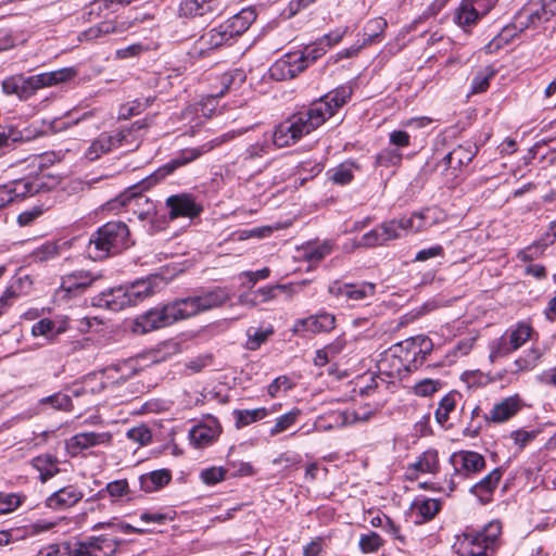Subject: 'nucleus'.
<instances>
[{
    "label": "nucleus",
    "instance_id": "f257e3e1",
    "mask_svg": "<svg viewBox=\"0 0 556 556\" xmlns=\"http://www.w3.org/2000/svg\"><path fill=\"white\" fill-rule=\"evenodd\" d=\"M326 113V105H309L307 110L294 114L275 128L271 137L273 143L278 148L296 143L303 136L324 124L323 118Z\"/></svg>",
    "mask_w": 556,
    "mask_h": 556
},
{
    "label": "nucleus",
    "instance_id": "f03ea898",
    "mask_svg": "<svg viewBox=\"0 0 556 556\" xmlns=\"http://www.w3.org/2000/svg\"><path fill=\"white\" fill-rule=\"evenodd\" d=\"M502 525L492 520L481 530H471L457 536L454 543L458 556H493L501 545Z\"/></svg>",
    "mask_w": 556,
    "mask_h": 556
},
{
    "label": "nucleus",
    "instance_id": "7ed1b4c3",
    "mask_svg": "<svg viewBox=\"0 0 556 556\" xmlns=\"http://www.w3.org/2000/svg\"><path fill=\"white\" fill-rule=\"evenodd\" d=\"M130 245L129 229L123 222H109L101 226L89 239L87 253L92 260H103L119 253Z\"/></svg>",
    "mask_w": 556,
    "mask_h": 556
},
{
    "label": "nucleus",
    "instance_id": "20e7f679",
    "mask_svg": "<svg viewBox=\"0 0 556 556\" xmlns=\"http://www.w3.org/2000/svg\"><path fill=\"white\" fill-rule=\"evenodd\" d=\"M152 293L153 289L149 281H137L130 286H119L102 291L93 299V305L118 312L137 305Z\"/></svg>",
    "mask_w": 556,
    "mask_h": 556
},
{
    "label": "nucleus",
    "instance_id": "39448f33",
    "mask_svg": "<svg viewBox=\"0 0 556 556\" xmlns=\"http://www.w3.org/2000/svg\"><path fill=\"white\" fill-rule=\"evenodd\" d=\"M450 464L453 467L452 475L437 489L447 494H451L463 480L481 471L485 467V459L473 451H458L451 455Z\"/></svg>",
    "mask_w": 556,
    "mask_h": 556
},
{
    "label": "nucleus",
    "instance_id": "423d86ee",
    "mask_svg": "<svg viewBox=\"0 0 556 556\" xmlns=\"http://www.w3.org/2000/svg\"><path fill=\"white\" fill-rule=\"evenodd\" d=\"M75 74L76 72L72 67H64L28 77L22 75V81L24 83H18V98L26 100L38 89L67 81L72 79Z\"/></svg>",
    "mask_w": 556,
    "mask_h": 556
},
{
    "label": "nucleus",
    "instance_id": "0eeeda50",
    "mask_svg": "<svg viewBox=\"0 0 556 556\" xmlns=\"http://www.w3.org/2000/svg\"><path fill=\"white\" fill-rule=\"evenodd\" d=\"M433 350L432 341L426 336H417L401 342L396 346L408 371L416 370L424 365L426 357Z\"/></svg>",
    "mask_w": 556,
    "mask_h": 556
},
{
    "label": "nucleus",
    "instance_id": "6e6552de",
    "mask_svg": "<svg viewBox=\"0 0 556 556\" xmlns=\"http://www.w3.org/2000/svg\"><path fill=\"white\" fill-rule=\"evenodd\" d=\"M224 141V139L216 138L210 142H206L200 147L197 148H187L169 160L167 163H165L163 166H161L155 173L154 176L156 179H163L168 175H172L175 170L178 168L188 165L189 163L198 160L203 154L210 152L213 150L216 146L220 144Z\"/></svg>",
    "mask_w": 556,
    "mask_h": 556
},
{
    "label": "nucleus",
    "instance_id": "1a4fd4ad",
    "mask_svg": "<svg viewBox=\"0 0 556 556\" xmlns=\"http://www.w3.org/2000/svg\"><path fill=\"white\" fill-rule=\"evenodd\" d=\"M79 556H115L122 540L113 534H100L76 540Z\"/></svg>",
    "mask_w": 556,
    "mask_h": 556
},
{
    "label": "nucleus",
    "instance_id": "9d476101",
    "mask_svg": "<svg viewBox=\"0 0 556 556\" xmlns=\"http://www.w3.org/2000/svg\"><path fill=\"white\" fill-rule=\"evenodd\" d=\"M477 153L478 147L476 143L470 141L460 143L437 164V169H439L441 174L451 169V175H456V170L469 164Z\"/></svg>",
    "mask_w": 556,
    "mask_h": 556
},
{
    "label": "nucleus",
    "instance_id": "9b49d317",
    "mask_svg": "<svg viewBox=\"0 0 556 556\" xmlns=\"http://www.w3.org/2000/svg\"><path fill=\"white\" fill-rule=\"evenodd\" d=\"M174 324L169 308L166 305L154 307L135 319L132 331L143 334Z\"/></svg>",
    "mask_w": 556,
    "mask_h": 556
},
{
    "label": "nucleus",
    "instance_id": "f8f14e48",
    "mask_svg": "<svg viewBox=\"0 0 556 556\" xmlns=\"http://www.w3.org/2000/svg\"><path fill=\"white\" fill-rule=\"evenodd\" d=\"M111 442L112 434L110 432H79L66 440L65 448L72 457H75L88 448L109 445Z\"/></svg>",
    "mask_w": 556,
    "mask_h": 556
},
{
    "label": "nucleus",
    "instance_id": "ddd939ff",
    "mask_svg": "<svg viewBox=\"0 0 556 556\" xmlns=\"http://www.w3.org/2000/svg\"><path fill=\"white\" fill-rule=\"evenodd\" d=\"M168 207V216L170 219L178 217L193 218L200 215L203 207L195 202V199L190 193H178L168 197L165 201Z\"/></svg>",
    "mask_w": 556,
    "mask_h": 556
},
{
    "label": "nucleus",
    "instance_id": "4468645a",
    "mask_svg": "<svg viewBox=\"0 0 556 556\" xmlns=\"http://www.w3.org/2000/svg\"><path fill=\"white\" fill-rule=\"evenodd\" d=\"M328 291L336 298H342L346 301H362L371 298L375 294L376 286L371 282L343 283L333 281Z\"/></svg>",
    "mask_w": 556,
    "mask_h": 556
},
{
    "label": "nucleus",
    "instance_id": "2eb2a0df",
    "mask_svg": "<svg viewBox=\"0 0 556 556\" xmlns=\"http://www.w3.org/2000/svg\"><path fill=\"white\" fill-rule=\"evenodd\" d=\"M222 427L215 417H207L203 422L193 426L189 431L190 443L195 448L211 445L220 434Z\"/></svg>",
    "mask_w": 556,
    "mask_h": 556
},
{
    "label": "nucleus",
    "instance_id": "dca6fc26",
    "mask_svg": "<svg viewBox=\"0 0 556 556\" xmlns=\"http://www.w3.org/2000/svg\"><path fill=\"white\" fill-rule=\"evenodd\" d=\"M523 406L519 394L507 396L495 403L489 414H484V420L493 424H502L513 418Z\"/></svg>",
    "mask_w": 556,
    "mask_h": 556
},
{
    "label": "nucleus",
    "instance_id": "f3484780",
    "mask_svg": "<svg viewBox=\"0 0 556 556\" xmlns=\"http://www.w3.org/2000/svg\"><path fill=\"white\" fill-rule=\"evenodd\" d=\"M132 134L131 129H121L115 135L102 132L86 151V156L90 161L99 159L102 154L110 152L112 149L117 148V144Z\"/></svg>",
    "mask_w": 556,
    "mask_h": 556
},
{
    "label": "nucleus",
    "instance_id": "a211bd4d",
    "mask_svg": "<svg viewBox=\"0 0 556 556\" xmlns=\"http://www.w3.org/2000/svg\"><path fill=\"white\" fill-rule=\"evenodd\" d=\"M336 318L332 314L321 313L306 318L298 319L292 328L293 333L304 334L328 332L334 328Z\"/></svg>",
    "mask_w": 556,
    "mask_h": 556
},
{
    "label": "nucleus",
    "instance_id": "6ab92c4d",
    "mask_svg": "<svg viewBox=\"0 0 556 556\" xmlns=\"http://www.w3.org/2000/svg\"><path fill=\"white\" fill-rule=\"evenodd\" d=\"M305 70L303 61L299 62L296 53H287L277 60L269 68V75L275 80H287L296 77Z\"/></svg>",
    "mask_w": 556,
    "mask_h": 556
},
{
    "label": "nucleus",
    "instance_id": "aec40b11",
    "mask_svg": "<svg viewBox=\"0 0 556 556\" xmlns=\"http://www.w3.org/2000/svg\"><path fill=\"white\" fill-rule=\"evenodd\" d=\"M101 278V275L89 270H75L62 278L61 289L68 294H79L85 292L94 281Z\"/></svg>",
    "mask_w": 556,
    "mask_h": 556
},
{
    "label": "nucleus",
    "instance_id": "412c9836",
    "mask_svg": "<svg viewBox=\"0 0 556 556\" xmlns=\"http://www.w3.org/2000/svg\"><path fill=\"white\" fill-rule=\"evenodd\" d=\"M15 201L33 197L39 192L48 191L50 187L46 182L45 176H30L10 181Z\"/></svg>",
    "mask_w": 556,
    "mask_h": 556
},
{
    "label": "nucleus",
    "instance_id": "4be33fe9",
    "mask_svg": "<svg viewBox=\"0 0 556 556\" xmlns=\"http://www.w3.org/2000/svg\"><path fill=\"white\" fill-rule=\"evenodd\" d=\"M84 493L75 485H66L47 497L46 504L54 510L66 509L76 505Z\"/></svg>",
    "mask_w": 556,
    "mask_h": 556
},
{
    "label": "nucleus",
    "instance_id": "5701e85b",
    "mask_svg": "<svg viewBox=\"0 0 556 556\" xmlns=\"http://www.w3.org/2000/svg\"><path fill=\"white\" fill-rule=\"evenodd\" d=\"M502 477L503 470L501 468H494L484 478L475 483L469 491L472 495L478 497L481 504H488L492 501L493 493Z\"/></svg>",
    "mask_w": 556,
    "mask_h": 556
},
{
    "label": "nucleus",
    "instance_id": "b1692460",
    "mask_svg": "<svg viewBox=\"0 0 556 556\" xmlns=\"http://www.w3.org/2000/svg\"><path fill=\"white\" fill-rule=\"evenodd\" d=\"M380 374L390 378H403L408 371L396 346L378 362Z\"/></svg>",
    "mask_w": 556,
    "mask_h": 556
},
{
    "label": "nucleus",
    "instance_id": "393cba45",
    "mask_svg": "<svg viewBox=\"0 0 556 556\" xmlns=\"http://www.w3.org/2000/svg\"><path fill=\"white\" fill-rule=\"evenodd\" d=\"M174 323L195 316L201 312L198 295L178 299L167 304Z\"/></svg>",
    "mask_w": 556,
    "mask_h": 556
},
{
    "label": "nucleus",
    "instance_id": "a878e982",
    "mask_svg": "<svg viewBox=\"0 0 556 556\" xmlns=\"http://www.w3.org/2000/svg\"><path fill=\"white\" fill-rule=\"evenodd\" d=\"M352 90L349 87H341L334 91L321 97L319 100L313 102L311 105L323 104L326 105L327 113L324 116V123L332 117L339 108L344 105L350 99Z\"/></svg>",
    "mask_w": 556,
    "mask_h": 556
},
{
    "label": "nucleus",
    "instance_id": "bb28decb",
    "mask_svg": "<svg viewBox=\"0 0 556 556\" xmlns=\"http://www.w3.org/2000/svg\"><path fill=\"white\" fill-rule=\"evenodd\" d=\"M68 328L66 320H52L42 318L35 323L31 327V334L34 337H45L48 341L53 342L54 339L64 333Z\"/></svg>",
    "mask_w": 556,
    "mask_h": 556
},
{
    "label": "nucleus",
    "instance_id": "cd10ccee",
    "mask_svg": "<svg viewBox=\"0 0 556 556\" xmlns=\"http://www.w3.org/2000/svg\"><path fill=\"white\" fill-rule=\"evenodd\" d=\"M231 294L227 288L216 287L207 292L198 294L201 312H206L222 306L228 302Z\"/></svg>",
    "mask_w": 556,
    "mask_h": 556
},
{
    "label": "nucleus",
    "instance_id": "c85d7f7f",
    "mask_svg": "<svg viewBox=\"0 0 556 556\" xmlns=\"http://www.w3.org/2000/svg\"><path fill=\"white\" fill-rule=\"evenodd\" d=\"M172 479L170 471L159 469L140 476V488L144 492H155L166 485Z\"/></svg>",
    "mask_w": 556,
    "mask_h": 556
},
{
    "label": "nucleus",
    "instance_id": "c756f323",
    "mask_svg": "<svg viewBox=\"0 0 556 556\" xmlns=\"http://www.w3.org/2000/svg\"><path fill=\"white\" fill-rule=\"evenodd\" d=\"M534 7L525 8L523 14L528 15L532 25L548 21L556 12V2H531Z\"/></svg>",
    "mask_w": 556,
    "mask_h": 556
},
{
    "label": "nucleus",
    "instance_id": "7c9ffc66",
    "mask_svg": "<svg viewBox=\"0 0 556 556\" xmlns=\"http://www.w3.org/2000/svg\"><path fill=\"white\" fill-rule=\"evenodd\" d=\"M479 18L480 13L473 7V2H459L453 17L454 22L465 30L475 25Z\"/></svg>",
    "mask_w": 556,
    "mask_h": 556
},
{
    "label": "nucleus",
    "instance_id": "2f4dec72",
    "mask_svg": "<svg viewBox=\"0 0 556 556\" xmlns=\"http://www.w3.org/2000/svg\"><path fill=\"white\" fill-rule=\"evenodd\" d=\"M129 205L131 206L134 214L137 215L139 220L150 223L154 220V217L156 215L155 205L147 197H135L132 200L129 201Z\"/></svg>",
    "mask_w": 556,
    "mask_h": 556
},
{
    "label": "nucleus",
    "instance_id": "473e14b6",
    "mask_svg": "<svg viewBox=\"0 0 556 556\" xmlns=\"http://www.w3.org/2000/svg\"><path fill=\"white\" fill-rule=\"evenodd\" d=\"M37 556H79L77 541H63L40 548Z\"/></svg>",
    "mask_w": 556,
    "mask_h": 556
},
{
    "label": "nucleus",
    "instance_id": "72a5a7b5",
    "mask_svg": "<svg viewBox=\"0 0 556 556\" xmlns=\"http://www.w3.org/2000/svg\"><path fill=\"white\" fill-rule=\"evenodd\" d=\"M33 467L39 471L42 482L52 478L59 472L58 459L50 454L39 455L31 462Z\"/></svg>",
    "mask_w": 556,
    "mask_h": 556
},
{
    "label": "nucleus",
    "instance_id": "f704fd0d",
    "mask_svg": "<svg viewBox=\"0 0 556 556\" xmlns=\"http://www.w3.org/2000/svg\"><path fill=\"white\" fill-rule=\"evenodd\" d=\"M233 35L229 31L225 24L211 29L207 34L201 37V41L212 49L219 48L224 45H230L233 40Z\"/></svg>",
    "mask_w": 556,
    "mask_h": 556
},
{
    "label": "nucleus",
    "instance_id": "c9c22d12",
    "mask_svg": "<svg viewBox=\"0 0 556 556\" xmlns=\"http://www.w3.org/2000/svg\"><path fill=\"white\" fill-rule=\"evenodd\" d=\"M232 414L236 420V428L240 429L255 421L262 420L269 414V412L265 407H258L254 409H235Z\"/></svg>",
    "mask_w": 556,
    "mask_h": 556
},
{
    "label": "nucleus",
    "instance_id": "e433bc0d",
    "mask_svg": "<svg viewBox=\"0 0 556 556\" xmlns=\"http://www.w3.org/2000/svg\"><path fill=\"white\" fill-rule=\"evenodd\" d=\"M413 509L422 519L431 520L441 509V502L435 498H417L413 503Z\"/></svg>",
    "mask_w": 556,
    "mask_h": 556
},
{
    "label": "nucleus",
    "instance_id": "4c0bfd02",
    "mask_svg": "<svg viewBox=\"0 0 556 556\" xmlns=\"http://www.w3.org/2000/svg\"><path fill=\"white\" fill-rule=\"evenodd\" d=\"M458 396L457 392H450L440 400L434 417L441 426H444L450 419V414L455 409Z\"/></svg>",
    "mask_w": 556,
    "mask_h": 556
},
{
    "label": "nucleus",
    "instance_id": "58836bf2",
    "mask_svg": "<svg viewBox=\"0 0 556 556\" xmlns=\"http://www.w3.org/2000/svg\"><path fill=\"white\" fill-rule=\"evenodd\" d=\"M153 98H139L121 105L118 111V118L128 119L135 115L141 114L147 108H149Z\"/></svg>",
    "mask_w": 556,
    "mask_h": 556
},
{
    "label": "nucleus",
    "instance_id": "ea45409f",
    "mask_svg": "<svg viewBox=\"0 0 556 556\" xmlns=\"http://www.w3.org/2000/svg\"><path fill=\"white\" fill-rule=\"evenodd\" d=\"M355 168L354 163L344 162L329 172L330 179L333 184L346 185L352 181Z\"/></svg>",
    "mask_w": 556,
    "mask_h": 556
},
{
    "label": "nucleus",
    "instance_id": "a19ab883",
    "mask_svg": "<svg viewBox=\"0 0 556 556\" xmlns=\"http://www.w3.org/2000/svg\"><path fill=\"white\" fill-rule=\"evenodd\" d=\"M532 334V328L523 323H520L516 326L515 329H513L508 334L507 338L510 342V345L516 351L520 346H522L528 340H530Z\"/></svg>",
    "mask_w": 556,
    "mask_h": 556
},
{
    "label": "nucleus",
    "instance_id": "79ce46f5",
    "mask_svg": "<svg viewBox=\"0 0 556 556\" xmlns=\"http://www.w3.org/2000/svg\"><path fill=\"white\" fill-rule=\"evenodd\" d=\"M300 415H301L300 409L295 408V409L288 412L287 414L279 416L276 419L275 425L270 428L269 435L275 437V435L286 431L287 429H289L291 426H293L296 422Z\"/></svg>",
    "mask_w": 556,
    "mask_h": 556
},
{
    "label": "nucleus",
    "instance_id": "37998d69",
    "mask_svg": "<svg viewBox=\"0 0 556 556\" xmlns=\"http://www.w3.org/2000/svg\"><path fill=\"white\" fill-rule=\"evenodd\" d=\"M326 47L323 46L318 40L313 45L306 46L302 52H295L296 58L300 61H303L305 64V68L318 60L326 53Z\"/></svg>",
    "mask_w": 556,
    "mask_h": 556
},
{
    "label": "nucleus",
    "instance_id": "c03bdc74",
    "mask_svg": "<svg viewBox=\"0 0 556 556\" xmlns=\"http://www.w3.org/2000/svg\"><path fill=\"white\" fill-rule=\"evenodd\" d=\"M245 80V74L242 70L235 68L229 71L220 77V84L223 85V89L216 94L222 96L227 90L232 88H238Z\"/></svg>",
    "mask_w": 556,
    "mask_h": 556
},
{
    "label": "nucleus",
    "instance_id": "a18cd8bd",
    "mask_svg": "<svg viewBox=\"0 0 556 556\" xmlns=\"http://www.w3.org/2000/svg\"><path fill=\"white\" fill-rule=\"evenodd\" d=\"M129 493V485L126 479L114 480L109 482L105 489L98 492L97 496L103 498L105 494H109L113 498H119Z\"/></svg>",
    "mask_w": 556,
    "mask_h": 556
},
{
    "label": "nucleus",
    "instance_id": "49530a36",
    "mask_svg": "<svg viewBox=\"0 0 556 556\" xmlns=\"http://www.w3.org/2000/svg\"><path fill=\"white\" fill-rule=\"evenodd\" d=\"M540 357V352L535 349H531L523 356L515 361L514 365L516 368L514 370L517 375L522 371L532 370L538 365Z\"/></svg>",
    "mask_w": 556,
    "mask_h": 556
},
{
    "label": "nucleus",
    "instance_id": "de8ad7c7",
    "mask_svg": "<svg viewBox=\"0 0 556 556\" xmlns=\"http://www.w3.org/2000/svg\"><path fill=\"white\" fill-rule=\"evenodd\" d=\"M379 245H384L383 239L380 233V229L378 227L371 229L370 231L364 233L361 239L353 241V249L355 248H376Z\"/></svg>",
    "mask_w": 556,
    "mask_h": 556
},
{
    "label": "nucleus",
    "instance_id": "09e8293b",
    "mask_svg": "<svg viewBox=\"0 0 556 556\" xmlns=\"http://www.w3.org/2000/svg\"><path fill=\"white\" fill-rule=\"evenodd\" d=\"M60 251L59 247L54 242H45L40 247L36 248L31 254L30 257L35 262H46L52 258H55L59 256Z\"/></svg>",
    "mask_w": 556,
    "mask_h": 556
},
{
    "label": "nucleus",
    "instance_id": "8fccbe9b",
    "mask_svg": "<svg viewBox=\"0 0 556 556\" xmlns=\"http://www.w3.org/2000/svg\"><path fill=\"white\" fill-rule=\"evenodd\" d=\"M441 387L442 383L440 380L426 378L415 383V386L413 387V392L417 396L427 397L438 392L441 389Z\"/></svg>",
    "mask_w": 556,
    "mask_h": 556
},
{
    "label": "nucleus",
    "instance_id": "3c124183",
    "mask_svg": "<svg viewBox=\"0 0 556 556\" xmlns=\"http://www.w3.org/2000/svg\"><path fill=\"white\" fill-rule=\"evenodd\" d=\"M382 544L383 541L381 536L376 532L361 535L358 542L359 549L365 554L378 552Z\"/></svg>",
    "mask_w": 556,
    "mask_h": 556
},
{
    "label": "nucleus",
    "instance_id": "603ef678",
    "mask_svg": "<svg viewBox=\"0 0 556 556\" xmlns=\"http://www.w3.org/2000/svg\"><path fill=\"white\" fill-rule=\"evenodd\" d=\"M439 465L438 452L426 451L415 464V468L421 472H434Z\"/></svg>",
    "mask_w": 556,
    "mask_h": 556
},
{
    "label": "nucleus",
    "instance_id": "864d4df0",
    "mask_svg": "<svg viewBox=\"0 0 556 556\" xmlns=\"http://www.w3.org/2000/svg\"><path fill=\"white\" fill-rule=\"evenodd\" d=\"M24 496L17 493H0V514H10L20 507Z\"/></svg>",
    "mask_w": 556,
    "mask_h": 556
},
{
    "label": "nucleus",
    "instance_id": "5fc2aeb1",
    "mask_svg": "<svg viewBox=\"0 0 556 556\" xmlns=\"http://www.w3.org/2000/svg\"><path fill=\"white\" fill-rule=\"evenodd\" d=\"M514 351L515 350L510 345L508 338L503 336L492 343L490 351V359L491 362H495L497 358L507 356Z\"/></svg>",
    "mask_w": 556,
    "mask_h": 556
},
{
    "label": "nucleus",
    "instance_id": "6e6d98bb",
    "mask_svg": "<svg viewBox=\"0 0 556 556\" xmlns=\"http://www.w3.org/2000/svg\"><path fill=\"white\" fill-rule=\"evenodd\" d=\"M273 327L267 329H254L253 332L248 330V349L252 351L257 350L267 340V338L273 334Z\"/></svg>",
    "mask_w": 556,
    "mask_h": 556
},
{
    "label": "nucleus",
    "instance_id": "4d7b16f0",
    "mask_svg": "<svg viewBox=\"0 0 556 556\" xmlns=\"http://www.w3.org/2000/svg\"><path fill=\"white\" fill-rule=\"evenodd\" d=\"M402 161V153L396 149L387 148L377 154V163L380 166L390 167L396 166Z\"/></svg>",
    "mask_w": 556,
    "mask_h": 556
},
{
    "label": "nucleus",
    "instance_id": "13d9d810",
    "mask_svg": "<svg viewBox=\"0 0 556 556\" xmlns=\"http://www.w3.org/2000/svg\"><path fill=\"white\" fill-rule=\"evenodd\" d=\"M39 402L40 404H50L53 408L60 410L72 409V399L67 394L61 392L43 397Z\"/></svg>",
    "mask_w": 556,
    "mask_h": 556
},
{
    "label": "nucleus",
    "instance_id": "bf43d9fd",
    "mask_svg": "<svg viewBox=\"0 0 556 556\" xmlns=\"http://www.w3.org/2000/svg\"><path fill=\"white\" fill-rule=\"evenodd\" d=\"M143 128H146V124L141 121L135 122L131 127L128 129L132 130V134L127 137V140H123L117 144V147H124L127 151H131L139 147L140 144V135L139 131H141Z\"/></svg>",
    "mask_w": 556,
    "mask_h": 556
},
{
    "label": "nucleus",
    "instance_id": "052dcab7",
    "mask_svg": "<svg viewBox=\"0 0 556 556\" xmlns=\"http://www.w3.org/2000/svg\"><path fill=\"white\" fill-rule=\"evenodd\" d=\"M226 472L223 467H210L200 472V479L206 485H214L225 479Z\"/></svg>",
    "mask_w": 556,
    "mask_h": 556
},
{
    "label": "nucleus",
    "instance_id": "680f3d73",
    "mask_svg": "<svg viewBox=\"0 0 556 556\" xmlns=\"http://www.w3.org/2000/svg\"><path fill=\"white\" fill-rule=\"evenodd\" d=\"M104 528H111L115 532H123V533H142L143 532L141 529H138L129 523L115 522V518L111 521L98 522L94 526H92L93 531L104 529Z\"/></svg>",
    "mask_w": 556,
    "mask_h": 556
},
{
    "label": "nucleus",
    "instance_id": "e2e57ef3",
    "mask_svg": "<svg viewBox=\"0 0 556 556\" xmlns=\"http://www.w3.org/2000/svg\"><path fill=\"white\" fill-rule=\"evenodd\" d=\"M332 251V244L325 241L320 244L311 245L306 249V257L311 262H319Z\"/></svg>",
    "mask_w": 556,
    "mask_h": 556
},
{
    "label": "nucleus",
    "instance_id": "0e129e2a",
    "mask_svg": "<svg viewBox=\"0 0 556 556\" xmlns=\"http://www.w3.org/2000/svg\"><path fill=\"white\" fill-rule=\"evenodd\" d=\"M269 275L270 269L264 267L256 271H243L240 274V279L242 280V286L253 288L258 280L267 279Z\"/></svg>",
    "mask_w": 556,
    "mask_h": 556
},
{
    "label": "nucleus",
    "instance_id": "69168bd1",
    "mask_svg": "<svg viewBox=\"0 0 556 556\" xmlns=\"http://www.w3.org/2000/svg\"><path fill=\"white\" fill-rule=\"evenodd\" d=\"M377 410V407H371L369 404H365L354 410H349L352 425L370 420L376 415Z\"/></svg>",
    "mask_w": 556,
    "mask_h": 556
},
{
    "label": "nucleus",
    "instance_id": "338daca9",
    "mask_svg": "<svg viewBox=\"0 0 556 556\" xmlns=\"http://www.w3.org/2000/svg\"><path fill=\"white\" fill-rule=\"evenodd\" d=\"M378 228L380 229L384 244L391 240L399 239L402 236L395 219L383 222Z\"/></svg>",
    "mask_w": 556,
    "mask_h": 556
},
{
    "label": "nucleus",
    "instance_id": "774afa93",
    "mask_svg": "<svg viewBox=\"0 0 556 556\" xmlns=\"http://www.w3.org/2000/svg\"><path fill=\"white\" fill-rule=\"evenodd\" d=\"M127 438L134 442L139 443L140 445H146L151 441L152 435L151 431L147 427L139 426L130 428L127 431Z\"/></svg>",
    "mask_w": 556,
    "mask_h": 556
}]
</instances>
